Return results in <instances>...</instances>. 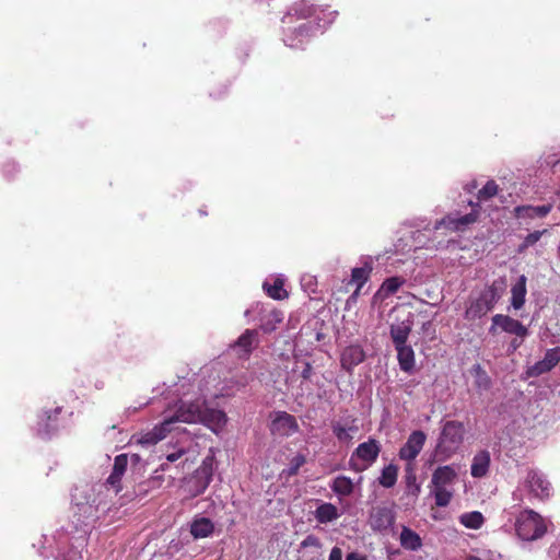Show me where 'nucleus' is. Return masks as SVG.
<instances>
[{"instance_id":"obj_1","label":"nucleus","mask_w":560,"mask_h":560,"mask_svg":"<svg viewBox=\"0 0 560 560\" xmlns=\"http://www.w3.org/2000/svg\"><path fill=\"white\" fill-rule=\"evenodd\" d=\"M499 192V186L498 184L491 179L486 183V185L478 191L477 194V202L469 201V205L471 206V212L455 217L453 214L446 215L442 223L445 224L448 229L454 231H463L466 226L475 223L479 217V210H480V202L488 201L489 199L497 196Z\"/></svg>"},{"instance_id":"obj_36","label":"nucleus","mask_w":560,"mask_h":560,"mask_svg":"<svg viewBox=\"0 0 560 560\" xmlns=\"http://www.w3.org/2000/svg\"><path fill=\"white\" fill-rule=\"evenodd\" d=\"M305 463H306V457L303 454H298L290 460L288 468L283 469L282 474L287 477H293V476L298 475L300 468Z\"/></svg>"},{"instance_id":"obj_50","label":"nucleus","mask_w":560,"mask_h":560,"mask_svg":"<svg viewBox=\"0 0 560 560\" xmlns=\"http://www.w3.org/2000/svg\"><path fill=\"white\" fill-rule=\"evenodd\" d=\"M131 460L133 464H137L140 462V456L138 454H132L131 455Z\"/></svg>"},{"instance_id":"obj_44","label":"nucleus","mask_w":560,"mask_h":560,"mask_svg":"<svg viewBox=\"0 0 560 560\" xmlns=\"http://www.w3.org/2000/svg\"><path fill=\"white\" fill-rule=\"evenodd\" d=\"M328 560H342V551L339 547H334Z\"/></svg>"},{"instance_id":"obj_47","label":"nucleus","mask_w":560,"mask_h":560,"mask_svg":"<svg viewBox=\"0 0 560 560\" xmlns=\"http://www.w3.org/2000/svg\"><path fill=\"white\" fill-rule=\"evenodd\" d=\"M296 31L299 32L300 35H303L304 33H307L308 27L306 26V24H302L296 28Z\"/></svg>"},{"instance_id":"obj_30","label":"nucleus","mask_w":560,"mask_h":560,"mask_svg":"<svg viewBox=\"0 0 560 560\" xmlns=\"http://www.w3.org/2000/svg\"><path fill=\"white\" fill-rule=\"evenodd\" d=\"M406 282V279L402 277H390L385 279V281L382 283L377 294L382 298H388L389 295L395 294L400 287H402Z\"/></svg>"},{"instance_id":"obj_19","label":"nucleus","mask_w":560,"mask_h":560,"mask_svg":"<svg viewBox=\"0 0 560 560\" xmlns=\"http://www.w3.org/2000/svg\"><path fill=\"white\" fill-rule=\"evenodd\" d=\"M457 478L456 470L450 466H439L432 474L431 483L433 487L446 488Z\"/></svg>"},{"instance_id":"obj_13","label":"nucleus","mask_w":560,"mask_h":560,"mask_svg":"<svg viewBox=\"0 0 560 560\" xmlns=\"http://www.w3.org/2000/svg\"><path fill=\"white\" fill-rule=\"evenodd\" d=\"M258 332L255 329H246L234 342L233 348L237 349L240 358H248L258 346Z\"/></svg>"},{"instance_id":"obj_49","label":"nucleus","mask_w":560,"mask_h":560,"mask_svg":"<svg viewBox=\"0 0 560 560\" xmlns=\"http://www.w3.org/2000/svg\"><path fill=\"white\" fill-rule=\"evenodd\" d=\"M151 481H152V482H159V483H162V481H163V477H162V476H154V477H152Z\"/></svg>"},{"instance_id":"obj_53","label":"nucleus","mask_w":560,"mask_h":560,"mask_svg":"<svg viewBox=\"0 0 560 560\" xmlns=\"http://www.w3.org/2000/svg\"><path fill=\"white\" fill-rule=\"evenodd\" d=\"M476 187H477V184L474 182V183L471 184V188H469V189H468V191H471V189H475Z\"/></svg>"},{"instance_id":"obj_45","label":"nucleus","mask_w":560,"mask_h":560,"mask_svg":"<svg viewBox=\"0 0 560 560\" xmlns=\"http://www.w3.org/2000/svg\"><path fill=\"white\" fill-rule=\"evenodd\" d=\"M406 471H407L406 478H407L408 483L415 482L416 476L413 475V468H412L411 463H408Z\"/></svg>"},{"instance_id":"obj_7","label":"nucleus","mask_w":560,"mask_h":560,"mask_svg":"<svg viewBox=\"0 0 560 560\" xmlns=\"http://www.w3.org/2000/svg\"><path fill=\"white\" fill-rule=\"evenodd\" d=\"M395 518L392 506L376 505L370 512L369 524L374 532H384L393 526Z\"/></svg>"},{"instance_id":"obj_12","label":"nucleus","mask_w":560,"mask_h":560,"mask_svg":"<svg viewBox=\"0 0 560 560\" xmlns=\"http://www.w3.org/2000/svg\"><path fill=\"white\" fill-rule=\"evenodd\" d=\"M201 410L202 406L198 401L189 404L183 402L175 415L166 417L165 420L172 421V425L176 422L196 423L201 419Z\"/></svg>"},{"instance_id":"obj_52","label":"nucleus","mask_w":560,"mask_h":560,"mask_svg":"<svg viewBox=\"0 0 560 560\" xmlns=\"http://www.w3.org/2000/svg\"><path fill=\"white\" fill-rule=\"evenodd\" d=\"M160 468L162 471H164L167 468V464H162Z\"/></svg>"},{"instance_id":"obj_51","label":"nucleus","mask_w":560,"mask_h":560,"mask_svg":"<svg viewBox=\"0 0 560 560\" xmlns=\"http://www.w3.org/2000/svg\"><path fill=\"white\" fill-rule=\"evenodd\" d=\"M466 560H482V559H480L479 557H476V556H469V557H467Z\"/></svg>"},{"instance_id":"obj_33","label":"nucleus","mask_w":560,"mask_h":560,"mask_svg":"<svg viewBox=\"0 0 560 560\" xmlns=\"http://www.w3.org/2000/svg\"><path fill=\"white\" fill-rule=\"evenodd\" d=\"M459 522L466 528L479 529L485 523V517L481 512L472 511L462 514L459 516Z\"/></svg>"},{"instance_id":"obj_9","label":"nucleus","mask_w":560,"mask_h":560,"mask_svg":"<svg viewBox=\"0 0 560 560\" xmlns=\"http://www.w3.org/2000/svg\"><path fill=\"white\" fill-rule=\"evenodd\" d=\"M500 327L503 331L524 338L528 335V329L520 320L512 318L509 315L497 314L492 317V326L489 331L495 332V327Z\"/></svg>"},{"instance_id":"obj_5","label":"nucleus","mask_w":560,"mask_h":560,"mask_svg":"<svg viewBox=\"0 0 560 560\" xmlns=\"http://www.w3.org/2000/svg\"><path fill=\"white\" fill-rule=\"evenodd\" d=\"M500 295L497 291V288L492 284L485 289L478 299H476L466 310V318L467 319H476L485 316L488 312H490L495 303L498 302Z\"/></svg>"},{"instance_id":"obj_2","label":"nucleus","mask_w":560,"mask_h":560,"mask_svg":"<svg viewBox=\"0 0 560 560\" xmlns=\"http://www.w3.org/2000/svg\"><path fill=\"white\" fill-rule=\"evenodd\" d=\"M465 432L463 422L457 420L446 421L438 440L436 452L446 457L456 453L464 442Z\"/></svg>"},{"instance_id":"obj_15","label":"nucleus","mask_w":560,"mask_h":560,"mask_svg":"<svg viewBox=\"0 0 560 560\" xmlns=\"http://www.w3.org/2000/svg\"><path fill=\"white\" fill-rule=\"evenodd\" d=\"M172 431V421L163 420L162 423L155 425L151 431L141 435L138 443L141 445H154L163 440L167 433Z\"/></svg>"},{"instance_id":"obj_29","label":"nucleus","mask_w":560,"mask_h":560,"mask_svg":"<svg viewBox=\"0 0 560 560\" xmlns=\"http://www.w3.org/2000/svg\"><path fill=\"white\" fill-rule=\"evenodd\" d=\"M331 490L339 497H348L353 492L354 485L347 476H337L331 485Z\"/></svg>"},{"instance_id":"obj_16","label":"nucleus","mask_w":560,"mask_h":560,"mask_svg":"<svg viewBox=\"0 0 560 560\" xmlns=\"http://www.w3.org/2000/svg\"><path fill=\"white\" fill-rule=\"evenodd\" d=\"M552 210V205H542V206H529L523 205L514 208V215L517 219H535V218H545Z\"/></svg>"},{"instance_id":"obj_23","label":"nucleus","mask_w":560,"mask_h":560,"mask_svg":"<svg viewBox=\"0 0 560 560\" xmlns=\"http://www.w3.org/2000/svg\"><path fill=\"white\" fill-rule=\"evenodd\" d=\"M397 360L401 371L410 373L415 368V351L407 343L395 346Z\"/></svg>"},{"instance_id":"obj_18","label":"nucleus","mask_w":560,"mask_h":560,"mask_svg":"<svg viewBox=\"0 0 560 560\" xmlns=\"http://www.w3.org/2000/svg\"><path fill=\"white\" fill-rule=\"evenodd\" d=\"M283 320V313L277 308L262 310L259 318V328L265 334L275 331Z\"/></svg>"},{"instance_id":"obj_17","label":"nucleus","mask_w":560,"mask_h":560,"mask_svg":"<svg viewBox=\"0 0 560 560\" xmlns=\"http://www.w3.org/2000/svg\"><path fill=\"white\" fill-rule=\"evenodd\" d=\"M128 466V455L127 454H119L114 459V466L113 470L107 478V483L113 486L116 489V492H119L121 490L120 481L122 476L126 472Z\"/></svg>"},{"instance_id":"obj_28","label":"nucleus","mask_w":560,"mask_h":560,"mask_svg":"<svg viewBox=\"0 0 560 560\" xmlns=\"http://www.w3.org/2000/svg\"><path fill=\"white\" fill-rule=\"evenodd\" d=\"M526 277L522 275L517 282L512 287L511 304L515 310H520L525 303L526 296Z\"/></svg>"},{"instance_id":"obj_6","label":"nucleus","mask_w":560,"mask_h":560,"mask_svg":"<svg viewBox=\"0 0 560 560\" xmlns=\"http://www.w3.org/2000/svg\"><path fill=\"white\" fill-rule=\"evenodd\" d=\"M273 436L288 438L300 430L296 418L287 411H276L269 425Z\"/></svg>"},{"instance_id":"obj_3","label":"nucleus","mask_w":560,"mask_h":560,"mask_svg":"<svg viewBox=\"0 0 560 560\" xmlns=\"http://www.w3.org/2000/svg\"><path fill=\"white\" fill-rule=\"evenodd\" d=\"M517 536L523 540H536L547 530L542 517L533 510H524L520 513L515 523Z\"/></svg>"},{"instance_id":"obj_31","label":"nucleus","mask_w":560,"mask_h":560,"mask_svg":"<svg viewBox=\"0 0 560 560\" xmlns=\"http://www.w3.org/2000/svg\"><path fill=\"white\" fill-rule=\"evenodd\" d=\"M262 288L266 294L273 300H283L288 298V292L284 289V282L280 278L275 279L272 284L265 282Z\"/></svg>"},{"instance_id":"obj_24","label":"nucleus","mask_w":560,"mask_h":560,"mask_svg":"<svg viewBox=\"0 0 560 560\" xmlns=\"http://www.w3.org/2000/svg\"><path fill=\"white\" fill-rule=\"evenodd\" d=\"M60 411L61 408L57 407L54 410H44L38 415V432L40 434H49L51 431L56 430L54 422L57 421Z\"/></svg>"},{"instance_id":"obj_27","label":"nucleus","mask_w":560,"mask_h":560,"mask_svg":"<svg viewBox=\"0 0 560 560\" xmlns=\"http://www.w3.org/2000/svg\"><path fill=\"white\" fill-rule=\"evenodd\" d=\"M340 516L338 509L332 503H322L315 510V518L320 524L336 521Z\"/></svg>"},{"instance_id":"obj_39","label":"nucleus","mask_w":560,"mask_h":560,"mask_svg":"<svg viewBox=\"0 0 560 560\" xmlns=\"http://www.w3.org/2000/svg\"><path fill=\"white\" fill-rule=\"evenodd\" d=\"M551 371L549 365L546 363V361L542 359L535 364L530 365L526 370V376L527 377H538L547 372Z\"/></svg>"},{"instance_id":"obj_40","label":"nucleus","mask_w":560,"mask_h":560,"mask_svg":"<svg viewBox=\"0 0 560 560\" xmlns=\"http://www.w3.org/2000/svg\"><path fill=\"white\" fill-rule=\"evenodd\" d=\"M544 360L552 370L560 362V347L548 349L545 353Z\"/></svg>"},{"instance_id":"obj_46","label":"nucleus","mask_w":560,"mask_h":560,"mask_svg":"<svg viewBox=\"0 0 560 560\" xmlns=\"http://www.w3.org/2000/svg\"><path fill=\"white\" fill-rule=\"evenodd\" d=\"M346 560H366L364 556L358 552H350L347 555Z\"/></svg>"},{"instance_id":"obj_21","label":"nucleus","mask_w":560,"mask_h":560,"mask_svg":"<svg viewBox=\"0 0 560 560\" xmlns=\"http://www.w3.org/2000/svg\"><path fill=\"white\" fill-rule=\"evenodd\" d=\"M491 457L487 450L479 451L472 458L470 474L474 478L485 477L490 467Z\"/></svg>"},{"instance_id":"obj_32","label":"nucleus","mask_w":560,"mask_h":560,"mask_svg":"<svg viewBox=\"0 0 560 560\" xmlns=\"http://www.w3.org/2000/svg\"><path fill=\"white\" fill-rule=\"evenodd\" d=\"M398 467L389 464L382 469L378 483L384 488H393L397 482Z\"/></svg>"},{"instance_id":"obj_42","label":"nucleus","mask_w":560,"mask_h":560,"mask_svg":"<svg viewBox=\"0 0 560 560\" xmlns=\"http://www.w3.org/2000/svg\"><path fill=\"white\" fill-rule=\"evenodd\" d=\"M313 374V366L310 362H304V368L301 372V377L305 381L310 380Z\"/></svg>"},{"instance_id":"obj_26","label":"nucleus","mask_w":560,"mask_h":560,"mask_svg":"<svg viewBox=\"0 0 560 560\" xmlns=\"http://www.w3.org/2000/svg\"><path fill=\"white\" fill-rule=\"evenodd\" d=\"M199 422L205 423L209 428L222 427L226 423V415L218 409H202Z\"/></svg>"},{"instance_id":"obj_4","label":"nucleus","mask_w":560,"mask_h":560,"mask_svg":"<svg viewBox=\"0 0 560 560\" xmlns=\"http://www.w3.org/2000/svg\"><path fill=\"white\" fill-rule=\"evenodd\" d=\"M381 453V444L377 440L370 438L360 443L349 459V468L354 472H362L371 467Z\"/></svg>"},{"instance_id":"obj_48","label":"nucleus","mask_w":560,"mask_h":560,"mask_svg":"<svg viewBox=\"0 0 560 560\" xmlns=\"http://www.w3.org/2000/svg\"><path fill=\"white\" fill-rule=\"evenodd\" d=\"M521 346V341H517L516 339H513L511 342V347L515 350Z\"/></svg>"},{"instance_id":"obj_25","label":"nucleus","mask_w":560,"mask_h":560,"mask_svg":"<svg viewBox=\"0 0 560 560\" xmlns=\"http://www.w3.org/2000/svg\"><path fill=\"white\" fill-rule=\"evenodd\" d=\"M400 546L410 551H417L422 547L421 537L411 528L402 526L399 536Z\"/></svg>"},{"instance_id":"obj_41","label":"nucleus","mask_w":560,"mask_h":560,"mask_svg":"<svg viewBox=\"0 0 560 560\" xmlns=\"http://www.w3.org/2000/svg\"><path fill=\"white\" fill-rule=\"evenodd\" d=\"M301 547L307 548V547H314V548H320L322 542L320 540L314 536V535H307L301 542Z\"/></svg>"},{"instance_id":"obj_35","label":"nucleus","mask_w":560,"mask_h":560,"mask_svg":"<svg viewBox=\"0 0 560 560\" xmlns=\"http://www.w3.org/2000/svg\"><path fill=\"white\" fill-rule=\"evenodd\" d=\"M433 494L436 506L444 508L447 506L452 500L453 492L447 490V488H439L433 487Z\"/></svg>"},{"instance_id":"obj_37","label":"nucleus","mask_w":560,"mask_h":560,"mask_svg":"<svg viewBox=\"0 0 560 560\" xmlns=\"http://www.w3.org/2000/svg\"><path fill=\"white\" fill-rule=\"evenodd\" d=\"M472 371L476 375L477 387L482 389H489L491 381L486 371L479 364L474 365Z\"/></svg>"},{"instance_id":"obj_8","label":"nucleus","mask_w":560,"mask_h":560,"mask_svg":"<svg viewBox=\"0 0 560 560\" xmlns=\"http://www.w3.org/2000/svg\"><path fill=\"white\" fill-rule=\"evenodd\" d=\"M212 480V467L206 462L194 472L187 485L190 497L202 494Z\"/></svg>"},{"instance_id":"obj_54","label":"nucleus","mask_w":560,"mask_h":560,"mask_svg":"<svg viewBox=\"0 0 560 560\" xmlns=\"http://www.w3.org/2000/svg\"><path fill=\"white\" fill-rule=\"evenodd\" d=\"M199 213H200L201 215H207V214H208V213H207V211H206V210H202V209H200V210H199Z\"/></svg>"},{"instance_id":"obj_43","label":"nucleus","mask_w":560,"mask_h":560,"mask_svg":"<svg viewBox=\"0 0 560 560\" xmlns=\"http://www.w3.org/2000/svg\"><path fill=\"white\" fill-rule=\"evenodd\" d=\"M186 453V451L184 448H180L174 453H171L166 456V460L168 463H174L176 462L177 459H179L184 454Z\"/></svg>"},{"instance_id":"obj_20","label":"nucleus","mask_w":560,"mask_h":560,"mask_svg":"<svg viewBox=\"0 0 560 560\" xmlns=\"http://www.w3.org/2000/svg\"><path fill=\"white\" fill-rule=\"evenodd\" d=\"M214 532V524L209 517L197 516L190 523V534L195 539L207 538Z\"/></svg>"},{"instance_id":"obj_11","label":"nucleus","mask_w":560,"mask_h":560,"mask_svg":"<svg viewBox=\"0 0 560 560\" xmlns=\"http://www.w3.org/2000/svg\"><path fill=\"white\" fill-rule=\"evenodd\" d=\"M427 435L423 431H413L407 442L399 450V458L412 463L416 457L420 454L425 443Z\"/></svg>"},{"instance_id":"obj_38","label":"nucleus","mask_w":560,"mask_h":560,"mask_svg":"<svg viewBox=\"0 0 560 560\" xmlns=\"http://www.w3.org/2000/svg\"><path fill=\"white\" fill-rule=\"evenodd\" d=\"M331 429H332V432H334L335 436L340 442H348V441H350L352 439V436L348 433V431L349 430H357V428H352V427L346 428L339 421H334L331 423Z\"/></svg>"},{"instance_id":"obj_10","label":"nucleus","mask_w":560,"mask_h":560,"mask_svg":"<svg viewBox=\"0 0 560 560\" xmlns=\"http://www.w3.org/2000/svg\"><path fill=\"white\" fill-rule=\"evenodd\" d=\"M413 326V315L408 312L402 318H397L395 323L390 324L389 335L394 346L407 343L409 335Z\"/></svg>"},{"instance_id":"obj_14","label":"nucleus","mask_w":560,"mask_h":560,"mask_svg":"<svg viewBox=\"0 0 560 560\" xmlns=\"http://www.w3.org/2000/svg\"><path fill=\"white\" fill-rule=\"evenodd\" d=\"M365 359V352L359 345H351L341 353L340 363L341 368L347 372H351L357 365L362 363Z\"/></svg>"},{"instance_id":"obj_22","label":"nucleus","mask_w":560,"mask_h":560,"mask_svg":"<svg viewBox=\"0 0 560 560\" xmlns=\"http://www.w3.org/2000/svg\"><path fill=\"white\" fill-rule=\"evenodd\" d=\"M373 267L371 262H365L362 267H357L352 269L350 282L357 285V289L353 292L352 298H357L360 294L362 287L370 279Z\"/></svg>"},{"instance_id":"obj_34","label":"nucleus","mask_w":560,"mask_h":560,"mask_svg":"<svg viewBox=\"0 0 560 560\" xmlns=\"http://www.w3.org/2000/svg\"><path fill=\"white\" fill-rule=\"evenodd\" d=\"M548 233L547 229H544L541 231H534L525 236L524 241L518 245L517 253L522 254L524 253L528 247L535 245L544 234Z\"/></svg>"}]
</instances>
